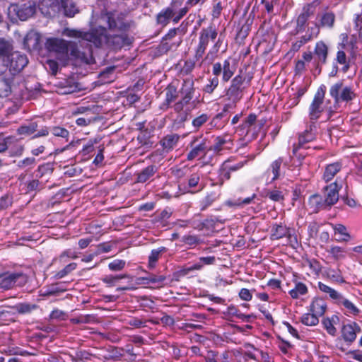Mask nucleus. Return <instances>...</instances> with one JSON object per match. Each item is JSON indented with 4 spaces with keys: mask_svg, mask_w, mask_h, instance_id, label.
<instances>
[{
    "mask_svg": "<svg viewBox=\"0 0 362 362\" xmlns=\"http://www.w3.org/2000/svg\"><path fill=\"white\" fill-rule=\"evenodd\" d=\"M318 288L322 292L328 294L329 298L334 300L335 303H337L339 300L341 299L342 295L340 293L322 282L318 283Z\"/></svg>",
    "mask_w": 362,
    "mask_h": 362,
    "instance_id": "obj_32",
    "label": "nucleus"
},
{
    "mask_svg": "<svg viewBox=\"0 0 362 362\" xmlns=\"http://www.w3.org/2000/svg\"><path fill=\"white\" fill-rule=\"evenodd\" d=\"M228 102L223 105L221 112L224 115H228L236 107L237 103L240 101L238 100H228Z\"/></svg>",
    "mask_w": 362,
    "mask_h": 362,
    "instance_id": "obj_57",
    "label": "nucleus"
},
{
    "mask_svg": "<svg viewBox=\"0 0 362 362\" xmlns=\"http://www.w3.org/2000/svg\"><path fill=\"white\" fill-rule=\"evenodd\" d=\"M315 129L316 124L313 122L310 125V129L305 130V132L303 134L299 136L298 145H293V154L294 156H296L298 158L300 163V160L304 158V156L302 155L301 153L298 155V151L299 148H303L304 144L313 141L315 139Z\"/></svg>",
    "mask_w": 362,
    "mask_h": 362,
    "instance_id": "obj_14",
    "label": "nucleus"
},
{
    "mask_svg": "<svg viewBox=\"0 0 362 362\" xmlns=\"http://www.w3.org/2000/svg\"><path fill=\"white\" fill-rule=\"evenodd\" d=\"M77 89L78 86L75 83L66 80L64 82H60V87L59 88L58 92L60 94L66 95L74 93Z\"/></svg>",
    "mask_w": 362,
    "mask_h": 362,
    "instance_id": "obj_33",
    "label": "nucleus"
},
{
    "mask_svg": "<svg viewBox=\"0 0 362 362\" xmlns=\"http://www.w3.org/2000/svg\"><path fill=\"white\" fill-rule=\"evenodd\" d=\"M309 41V38L305 37V35H302L298 40L292 43L291 50L293 52L298 51L303 45H304Z\"/></svg>",
    "mask_w": 362,
    "mask_h": 362,
    "instance_id": "obj_56",
    "label": "nucleus"
},
{
    "mask_svg": "<svg viewBox=\"0 0 362 362\" xmlns=\"http://www.w3.org/2000/svg\"><path fill=\"white\" fill-rule=\"evenodd\" d=\"M209 119V117L207 114L203 113L199 116L195 117L192 122V127L195 129V130L199 129L204 124H205Z\"/></svg>",
    "mask_w": 362,
    "mask_h": 362,
    "instance_id": "obj_48",
    "label": "nucleus"
},
{
    "mask_svg": "<svg viewBox=\"0 0 362 362\" xmlns=\"http://www.w3.org/2000/svg\"><path fill=\"white\" fill-rule=\"evenodd\" d=\"M175 11L172 7H168L159 12L156 16L157 23L162 25H167L170 21L174 17Z\"/></svg>",
    "mask_w": 362,
    "mask_h": 362,
    "instance_id": "obj_25",
    "label": "nucleus"
},
{
    "mask_svg": "<svg viewBox=\"0 0 362 362\" xmlns=\"http://www.w3.org/2000/svg\"><path fill=\"white\" fill-rule=\"evenodd\" d=\"M37 124L35 122H31L21 126L18 129L19 134L30 135L37 131Z\"/></svg>",
    "mask_w": 362,
    "mask_h": 362,
    "instance_id": "obj_41",
    "label": "nucleus"
},
{
    "mask_svg": "<svg viewBox=\"0 0 362 362\" xmlns=\"http://www.w3.org/2000/svg\"><path fill=\"white\" fill-rule=\"evenodd\" d=\"M288 229L282 224H275L272 227L271 236L272 239H279L286 236Z\"/></svg>",
    "mask_w": 362,
    "mask_h": 362,
    "instance_id": "obj_34",
    "label": "nucleus"
},
{
    "mask_svg": "<svg viewBox=\"0 0 362 362\" xmlns=\"http://www.w3.org/2000/svg\"><path fill=\"white\" fill-rule=\"evenodd\" d=\"M179 140V136L177 134H168L161 141L160 144L163 149L168 152L171 151L177 144Z\"/></svg>",
    "mask_w": 362,
    "mask_h": 362,
    "instance_id": "obj_29",
    "label": "nucleus"
},
{
    "mask_svg": "<svg viewBox=\"0 0 362 362\" xmlns=\"http://www.w3.org/2000/svg\"><path fill=\"white\" fill-rule=\"evenodd\" d=\"M309 204L314 206L315 211H317L319 209H322L327 206L325 203V199L322 198L320 195L318 194H314L312 195L309 199Z\"/></svg>",
    "mask_w": 362,
    "mask_h": 362,
    "instance_id": "obj_42",
    "label": "nucleus"
},
{
    "mask_svg": "<svg viewBox=\"0 0 362 362\" xmlns=\"http://www.w3.org/2000/svg\"><path fill=\"white\" fill-rule=\"evenodd\" d=\"M247 160H244L239 161L235 164H230L228 163H225L224 165H226V168L228 169L229 171L235 172V171H237V170H240V168H242L247 163Z\"/></svg>",
    "mask_w": 362,
    "mask_h": 362,
    "instance_id": "obj_60",
    "label": "nucleus"
},
{
    "mask_svg": "<svg viewBox=\"0 0 362 362\" xmlns=\"http://www.w3.org/2000/svg\"><path fill=\"white\" fill-rule=\"evenodd\" d=\"M235 72V67L230 64V59H226L223 64L216 62L213 64L212 74L214 76H218L222 74L221 81L226 83L232 78Z\"/></svg>",
    "mask_w": 362,
    "mask_h": 362,
    "instance_id": "obj_13",
    "label": "nucleus"
},
{
    "mask_svg": "<svg viewBox=\"0 0 362 362\" xmlns=\"http://www.w3.org/2000/svg\"><path fill=\"white\" fill-rule=\"evenodd\" d=\"M341 161H336L325 165L322 179L328 182L341 170Z\"/></svg>",
    "mask_w": 362,
    "mask_h": 362,
    "instance_id": "obj_21",
    "label": "nucleus"
},
{
    "mask_svg": "<svg viewBox=\"0 0 362 362\" xmlns=\"http://www.w3.org/2000/svg\"><path fill=\"white\" fill-rule=\"evenodd\" d=\"M335 18V14L332 11H325L321 15L319 25L322 28L332 29L334 25Z\"/></svg>",
    "mask_w": 362,
    "mask_h": 362,
    "instance_id": "obj_26",
    "label": "nucleus"
},
{
    "mask_svg": "<svg viewBox=\"0 0 362 362\" xmlns=\"http://www.w3.org/2000/svg\"><path fill=\"white\" fill-rule=\"evenodd\" d=\"M329 93L335 104L348 103L356 98L353 87L344 84L343 81H338L332 84L329 88Z\"/></svg>",
    "mask_w": 362,
    "mask_h": 362,
    "instance_id": "obj_5",
    "label": "nucleus"
},
{
    "mask_svg": "<svg viewBox=\"0 0 362 362\" xmlns=\"http://www.w3.org/2000/svg\"><path fill=\"white\" fill-rule=\"evenodd\" d=\"M74 41H66L63 39L51 37L48 38L45 47L48 51L54 52L66 59L69 56L78 59L86 64L94 62L93 51L86 44L80 43L78 38L72 37Z\"/></svg>",
    "mask_w": 362,
    "mask_h": 362,
    "instance_id": "obj_2",
    "label": "nucleus"
},
{
    "mask_svg": "<svg viewBox=\"0 0 362 362\" xmlns=\"http://www.w3.org/2000/svg\"><path fill=\"white\" fill-rule=\"evenodd\" d=\"M301 322L306 326H315L318 324L319 319L318 316L315 314L306 313L301 317Z\"/></svg>",
    "mask_w": 362,
    "mask_h": 362,
    "instance_id": "obj_43",
    "label": "nucleus"
},
{
    "mask_svg": "<svg viewBox=\"0 0 362 362\" xmlns=\"http://www.w3.org/2000/svg\"><path fill=\"white\" fill-rule=\"evenodd\" d=\"M36 11V5L33 1H27L21 4H11L8 8V16H16L21 21H26Z\"/></svg>",
    "mask_w": 362,
    "mask_h": 362,
    "instance_id": "obj_8",
    "label": "nucleus"
},
{
    "mask_svg": "<svg viewBox=\"0 0 362 362\" xmlns=\"http://www.w3.org/2000/svg\"><path fill=\"white\" fill-rule=\"evenodd\" d=\"M326 308V303L322 299L315 298L310 306V312L318 317L322 316L324 315Z\"/></svg>",
    "mask_w": 362,
    "mask_h": 362,
    "instance_id": "obj_27",
    "label": "nucleus"
},
{
    "mask_svg": "<svg viewBox=\"0 0 362 362\" xmlns=\"http://www.w3.org/2000/svg\"><path fill=\"white\" fill-rule=\"evenodd\" d=\"M355 28L358 32V35L362 38V11L360 14L356 15L355 20Z\"/></svg>",
    "mask_w": 362,
    "mask_h": 362,
    "instance_id": "obj_63",
    "label": "nucleus"
},
{
    "mask_svg": "<svg viewBox=\"0 0 362 362\" xmlns=\"http://www.w3.org/2000/svg\"><path fill=\"white\" fill-rule=\"evenodd\" d=\"M165 279L166 277L164 275H156L153 274H148L147 276L142 278V280L146 281V284H154L160 286L164 285Z\"/></svg>",
    "mask_w": 362,
    "mask_h": 362,
    "instance_id": "obj_40",
    "label": "nucleus"
},
{
    "mask_svg": "<svg viewBox=\"0 0 362 362\" xmlns=\"http://www.w3.org/2000/svg\"><path fill=\"white\" fill-rule=\"evenodd\" d=\"M12 45L8 41L0 38V57L3 58L4 66L9 69L12 74L20 72L28 64V59L25 54L13 52Z\"/></svg>",
    "mask_w": 362,
    "mask_h": 362,
    "instance_id": "obj_4",
    "label": "nucleus"
},
{
    "mask_svg": "<svg viewBox=\"0 0 362 362\" xmlns=\"http://www.w3.org/2000/svg\"><path fill=\"white\" fill-rule=\"evenodd\" d=\"M228 121V116L224 115L223 112H219L211 120L209 125L211 128L221 129L224 127Z\"/></svg>",
    "mask_w": 362,
    "mask_h": 362,
    "instance_id": "obj_30",
    "label": "nucleus"
},
{
    "mask_svg": "<svg viewBox=\"0 0 362 362\" xmlns=\"http://www.w3.org/2000/svg\"><path fill=\"white\" fill-rule=\"evenodd\" d=\"M39 9L45 16L53 18L61 11V3L59 0H40Z\"/></svg>",
    "mask_w": 362,
    "mask_h": 362,
    "instance_id": "obj_15",
    "label": "nucleus"
},
{
    "mask_svg": "<svg viewBox=\"0 0 362 362\" xmlns=\"http://www.w3.org/2000/svg\"><path fill=\"white\" fill-rule=\"evenodd\" d=\"M285 190L279 188H275L272 190H269L267 193V197L273 202H282L284 200L286 195Z\"/></svg>",
    "mask_w": 362,
    "mask_h": 362,
    "instance_id": "obj_36",
    "label": "nucleus"
},
{
    "mask_svg": "<svg viewBox=\"0 0 362 362\" xmlns=\"http://www.w3.org/2000/svg\"><path fill=\"white\" fill-rule=\"evenodd\" d=\"M314 13V7L312 4H308L303 8L302 12L298 16L296 30L297 33H301L305 30V26L308 19Z\"/></svg>",
    "mask_w": 362,
    "mask_h": 362,
    "instance_id": "obj_17",
    "label": "nucleus"
},
{
    "mask_svg": "<svg viewBox=\"0 0 362 362\" xmlns=\"http://www.w3.org/2000/svg\"><path fill=\"white\" fill-rule=\"evenodd\" d=\"M263 124L262 121H257V116L255 114H250L244 122L238 127V129L242 132V134H245L249 137L254 139Z\"/></svg>",
    "mask_w": 362,
    "mask_h": 362,
    "instance_id": "obj_12",
    "label": "nucleus"
},
{
    "mask_svg": "<svg viewBox=\"0 0 362 362\" xmlns=\"http://www.w3.org/2000/svg\"><path fill=\"white\" fill-rule=\"evenodd\" d=\"M341 187L338 185L337 180H336L335 182L324 187V199L327 206H330L337 203L339 199V190Z\"/></svg>",
    "mask_w": 362,
    "mask_h": 362,
    "instance_id": "obj_16",
    "label": "nucleus"
},
{
    "mask_svg": "<svg viewBox=\"0 0 362 362\" xmlns=\"http://www.w3.org/2000/svg\"><path fill=\"white\" fill-rule=\"evenodd\" d=\"M38 43V37L35 33H31L24 37V45L35 47Z\"/></svg>",
    "mask_w": 362,
    "mask_h": 362,
    "instance_id": "obj_49",
    "label": "nucleus"
},
{
    "mask_svg": "<svg viewBox=\"0 0 362 362\" xmlns=\"http://www.w3.org/2000/svg\"><path fill=\"white\" fill-rule=\"evenodd\" d=\"M76 268V263H70L68 265H66L63 269L59 271L56 274V277L57 279H62L66 276L68 274H69L71 272L74 271Z\"/></svg>",
    "mask_w": 362,
    "mask_h": 362,
    "instance_id": "obj_53",
    "label": "nucleus"
},
{
    "mask_svg": "<svg viewBox=\"0 0 362 362\" xmlns=\"http://www.w3.org/2000/svg\"><path fill=\"white\" fill-rule=\"evenodd\" d=\"M361 332V329L356 322L344 325L341 329L344 340L349 344L353 343L356 340L357 333Z\"/></svg>",
    "mask_w": 362,
    "mask_h": 362,
    "instance_id": "obj_18",
    "label": "nucleus"
},
{
    "mask_svg": "<svg viewBox=\"0 0 362 362\" xmlns=\"http://www.w3.org/2000/svg\"><path fill=\"white\" fill-rule=\"evenodd\" d=\"M337 303L344 305L349 314L357 315L359 313L358 308L350 300L341 296V299L339 300Z\"/></svg>",
    "mask_w": 362,
    "mask_h": 362,
    "instance_id": "obj_39",
    "label": "nucleus"
},
{
    "mask_svg": "<svg viewBox=\"0 0 362 362\" xmlns=\"http://www.w3.org/2000/svg\"><path fill=\"white\" fill-rule=\"evenodd\" d=\"M326 92V86L322 84L317 89L313 102L309 107V117L311 121L317 120L323 111L322 103Z\"/></svg>",
    "mask_w": 362,
    "mask_h": 362,
    "instance_id": "obj_10",
    "label": "nucleus"
},
{
    "mask_svg": "<svg viewBox=\"0 0 362 362\" xmlns=\"http://www.w3.org/2000/svg\"><path fill=\"white\" fill-rule=\"evenodd\" d=\"M208 83L203 87V91L205 93L211 94L218 87L219 83L218 78L214 76L208 80Z\"/></svg>",
    "mask_w": 362,
    "mask_h": 362,
    "instance_id": "obj_44",
    "label": "nucleus"
},
{
    "mask_svg": "<svg viewBox=\"0 0 362 362\" xmlns=\"http://www.w3.org/2000/svg\"><path fill=\"white\" fill-rule=\"evenodd\" d=\"M178 93L177 91V89L173 86H168L166 88V93H165V103H163L164 106H166V107H168L169 105L175 100V99L177 98Z\"/></svg>",
    "mask_w": 362,
    "mask_h": 362,
    "instance_id": "obj_38",
    "label": "nucleus"
},
{
    "mask_svg": "<svg viewBox=\"0 0 362 362\" xmlns=\"http://www.w3.org/2000/svg\"><path fill=\"white\" fill-rule=\"evenodd\" d=\"M218 260H221V258L219 257L215 256L214 255H209L207 256L200 257L199 258V261L188 267L187 270H200L205 265H213L216 264Z\"/></svg>",
    "mask_w": 362,
    "mask_h": 362,
    "instance_id": "obj_22",
    "label": "nucleus"
},
{
    "mask_svg": "<svg viewBox=\"0 0 362 362\" xmlns=\"http://www.w3.org/2000/svg\"><path fill=\"white\" fill-rule=\"evenodd\" d=\"M158 168L154 165H151L144 168L137 173L136 182L144 183L151 180L157 172Z\"/></svg>",
    "mask_w": 362,
    "mask_h": 362,
    "instance_id": "obj_24",
    "label": "nucleus"
},
{
    "mask_svg": "<svg viewBox=\"0 0 362 362\" xmlns=\"http://www.w3.org/2000/svg\"><path fill=\"white\" fill-rule=\"evenodd\" d=\"M146 321L142 320L141 319H139L137 317H133L127 322V324L130 326L134 327L136 328H139L141 327L146 326Z\"/></svg>",
    "mask_w": 362,
    "mask_h": 362,
    "instance_id": "obj_62",
    "label": "nucleus"
},
{
    "mask_svg": "<svg viewBox=\"0 0 362 362\" xmlns=\"http://www.w3.org/2000/svg\"><path fill=\"white\" fill-rule=\"evenodd\" d=\"M37 308L36 304L29 303H17L13 307V309L21 315H26L32 313L33 310Z\"/></svg>",
    "mask_w": 362,
    "mask_h": 362,
    "instance_id": "obj_31",
    "label": "nucleus"
},
{
    "mask_svg": "<svg viewBox=\"0 0 362 362\" xmlns=\"http://www.w3.org/2000/svg\"><path fill=\"white\" fill-rule=\"evenodd\" d=\"M218 33L216 30L212 26L202 28L200 31L199 42L194 49V58L197 60L202 59L201 62H199V66H202L204 64H211L217 57L218 52L223 42V40L221 39V37L218 38L214 45L206 53V56L203 57L209 41H214Z\"/></svg>",
    "mask_w": 362,
    "mask_h": 362,
    "instance_id": "obj_3",
    "label": "nucleus"
},
{
    "mask_svg": "<svg viewBox=\"0 0 362 362\" xmlns=\"http://www.w3.org/2000/svg\"><path fill=\"white\" fill-rule=\"evenodd\" d=\"M323 324L325 328L329 334L332 336H334L336 334L337 329L334 327L332 322L329 319L324 320Z\"/></svg>",
    "mask_w": 362,
    "mask_h": 362,
    "instance_id": "obj_64",
    "label": "nucleus"
},
{
    "mask_svg": "<svg viewBox=\"0 0 362 362\" xmlns=\"http://www.w3.org/2000/svg\"><path fill=\"white\" fill-rule=\"evenodd\" d=\"M230 141L231 139L229 135L218 136L215 139V144H214L213 147H211V150L218 153L221 151L226 145L230 144Z\"/></svg>",
    "mask_w": 362,
    "mask_h": 362,
    "instance_id": "obj_35",
    "label": "nucleus"
},
{
    "mask_svg": "<svg viewBox=\"0 0 362 362\" xmlns=\"http://www.w3.org/2000/svg\"><path fill=\"white\" fill-rule=\"evenodd\" d=\"M327 277L336 283H344V280L343 277L340 275L339 272L335 270L329 269L326 272Z\"/></svg>",
    "mask_w": 362,
    "mask_h": 362,
    "instance_id": "obj_50",
    "label": "nucleus"
},
{
    "mask_svg": "<svg viewBox=\"0 0 362 362\" xmlns=\"http://www.w3.org/2000/svg\"><path fill=\"white\" fill-rule=\"evenodd\" d=\"M191 151L187 153V159L192 160L194 158L206 154L208 150H211L207 139L202 136H194L190 142Z\"/></svg>",
    "mask_w": 362,
    "mask_h": 362,
    "instance_id": "obj_11",
    "label": "nucleus"
},
{
    "mask_svg": "<svg viewBox=\"0 0 362 362\" xmlns=\"http://www.w3.org/2000/svg\"><path fill=\"white\" fill-rule=\"evenodd\" d=\"M161 250H152L151 253L148 256V268L149 269H153L160 257Z\"/></svg>",
    "mask_w": 362,
    "mask_h": 362,
    "instance_id": "obj_45",
    "label": "nucleus"
},
{
    "mask_svg": "<svg viewBox=\"0 0 362 362\" xmlns=\"http://www.w3.org/2000/svg\"><path fill=\"white\" fill-rule=\"evenodd\" d=\"M49 318L51 320H65V318H66V313L61 310L54 309L50 313Z\"/></svg>",
    "mask_w": 362,
    "mask_h": 362,
    "instance_id": "obj_61",
    "label": "nucleus"
},
{
    "mask_svg": "<svg viewBox=\"0 0 362 362\" xmlns=\"http://www.w3.org/2000/svg\"><path fill=\"white\" fill-rule=\"evenodd\" d=\"M320 33V25L316 23H312L310 25L308 26V30L305 34V37L309 38L310 41L313 38L316 37Z\"/></svg>",
    "mask_w": 362,
    "mask_h": 362,
    "instance_id": "obj_47",
    "label": "nucleus"
},
{
    "mask_svg": "<svg viewBox=\"0 0 362 362\" xmlns=\"http://www.w3.org/2000/svg\"><path fill=\"white\" fill-rule=\"evenodd\" d=\"M328 54L327 46L322 41L316 43L314 55L318 63L325 64Z\"/></svg>",
    "mask_w": 362,
    "mask_h": 362,
    "instance_id": "obj_23",
    "label": "nucleus"
},
{
    "mask_svg": "<svg viewBox=\"0 0 362 362\" xmlns=\"http://www.w3.org/2000/svg\"><path fill=\"white\" fill-rule=\"evenodd\" d=\"M249 85L250 80L246 81V78L241 74L236 75L232 78L229 86L225 90L227 100H238L240 101L245 89Z\"/></svg>",
    "mask_w": 362,
    "mask_h": 362,
    "instance_id": "obj_6",
    "label": "nucleus"
},
{
    "mask_svg": "<svg viewBox=\"0 0 362 362\" xmlns=\"http://www.w3.org/2000/svg\"><path fill=\"white\" fill-rule=\"evenodd\" d=\"M66 289L57 285H51L45 291V296H56L59 293L65 291Z\"/></svg>",
    "mask_w": 362,
    "mask_h": 362,
    "instance_id": "obj_55",
    "label": "nucleus"
},
{
    "mask_svg": "<svg viewBox=\"0 0 362 362\" xmlns=\"http://www.w3.org/2000/svg\"><path fill=\"white\" fill-rule=\"evenodd\" d=\"M194 84V82L192 78H186L183 81L180 93L184 103H189L193 98L195 91Z\"/></svg>",
    "mask_w": 362,
    "mask_h": 362,
    "instance_id": "obj_20",
    "label": "nucleus"
},
{
    "mask_svg": "<svg viewBox=\"0 0 362 362\" xmlns=\"http://www.w3.org/2000/svg\"><path fill=\"white\" fill-rule=\"evenodd\" d=\"M308 293L307 286L301 283L298 282L295 284V287L289 291V294L292 298L296 299L300 296H303Z\"/></svg>",
    "mask_w": 362,
    "mask_h": 362,
    "instance_id": "obj_37",
    "label": "nucleus"
},
{
    "mask_svg": "<svg viewBox=\"0 0 362 362\" xmlns=\"http://www.w3.org/2000/svg\"><path fill=\"white\" fill-rule=\"evenodd\" d=\"M191 172V168L187 166L175 168L173 171L174 176L178 179H181L186 175H189Z\"/></svg>",
    "mask_w": 362,
    "mask_h": 362,
    "instance_id": "obj_52",
    "label": "nucleus"
},
{
    "mask_svg": "<svg viewBox=\"0 0 362 362\" xmlns=\"http://www.w3.org/2000/svg\"><path fill=\"white\" fill-rule=\"evenodd\" d=\"M335 235H339V238L343 240H346L349 235L346 233V228L343 225H337L334 227Z\"/></svg>",
    "mask_w": 362,
    "mask_h": 362,
    "instance_id": "obj_59",
    "label": "nucleus"
},
{
    "mask_svg": "<svg viewBox=\"0 0 362 362\" xmlns=\"http://www.w3.org/2000/svg\"><path fill=\"white\" fill-rule=\"evenodd\" d=\"M127 277V275H107L103 279V281L106 283L107 284H109L110 286H113L115 282L119 281V279H124Z\"/></svg>",
    "mask_w": 362,
    "mask_h": 362,
    "instance_id": "obj_58",
    "label": "nucleus"
},
{
    "mask_svg": "<svg viewBox=\"0 0 362 362\" xmlns=\"http://www.w3.org/2000/svg\"><path fill=\"white\" fill-rule=\"evenodd\" d=\"M202 173L197 172L189 173V178L187 182V185L185 183L180 184L179 188L180 190H183L184 192H189L192 188L198 187L197 191L202 190L204 187L202 183H200V178Z\"/></svg>",
    "mask_w": 362,
    "mask_h": 362,
    "instance_id": "obj_19",
    "label": "nucleus"
},
{
    "mask_svg": "<svg viewBox=\"0 0 362 362\" xmlns=\"http://www.w3.org/2000/svg\"><path fill=\"white\" fill-rule=\"evenodd\" d=\"M197 60L194 57L193 59H189L186 60L184 63V65L182 68V72L185 74H190L195 68L196 66V62L200 61Z\"/></svg>",
    "mask_w": 362,
    "mask_h": 362,
    "instance_id": "obj_46",
    "label": "nucleus"
},
{
    "mask_svg": "<svg viewBox=\"0 0 362 362\" xmlns=\"http://www.w3.org/2000/svg\"><path fill=\"white\" fill-rule=\"evenodd\" d=\"M28 281V276L23 272H6L0 274V288L10 289L14 286H23Z\"/></svg>",
    "mask_w": 362,
    "mask_h": 362,
    "instance_id": "obj_7",
    "label": "nucleus"
},
{
    "mask_svg": "<svg viewBox=\"0 0 362 362\" xmlns=\"http://www.w3.org/2000/svg\"><path fill=\"white\" fill-rule=\"evenodd\" d=\"M51 132L55 136H59L66 139L69 136V131L66 129L60 127H53L51 129Z\"/></svg>",
    "mask_w": 362,
    "mask_h": 362,
    "instance_id": "obj_51",
    "label": "nucleus"
},
{
    "mask_svg": "<svg viewBox=\"0 0 362 362\" xmlns=\"http://www.w3.org/2000/svg\"><path fill=\"white\" fill-rule=\"evenodd\" d=\"M101 21L107 24L109 30L112 33L107 34L105 28L100 25L91 28L88 32L66 28L63 34L67 37L78 38L81 45L86 44L91 49L93 45L95 47L105 45L112 49H119L131 45L132 38L126 33L129 26L122 19L115 18L112 13H106L102 15Z\"/></svg>",
    "mask_w": 362,
    "mask_h": 362,
    "instance_id": "obj_1",
    "label": "nucleus"
},
{
    "mask_svg": "<svg viewBox=\"0 0 362 362\" xmlns=\"http://www.w3.org/2000/svg\"><path fill=\"white\" fill-rule=\"evenodd\" d=\"M126 264V262L122 259H115L112 262H110L108 264V267L111 271H120L122 270Z\"/></svg>",
    "mask_w": 362,
    "mask_h": 362,
    "instance_id": "obj_54",
    "label": "nucleus"
},
{
    "mask_svg": "<svg viewBox=\"0 0 362 362\" xmlns=\"http://www.w3.org/2000/svg\"><path fill=\"white\" fill-rule=\"evenodd\" d=\"M282 165L285 167L288 165L287 160H284L283 157H279L272 162L263 175L267 185L271 184L284 176V173L281 169Z\"/></svg>",
    "mask_w": 362,
    "mask_h": 362,
    "instance_id": "obj_9",
    "label": "nucleus"
},
{
    "mask_svg": "<svg viewBox=\"0 0 362 362\" xmlns=\"http://www.w3.org/2000/svg\"><path fill=\"white\" fill-rule=\"evenodd\" d=\"M63 10L64 15L71 18L78 13V9L72 0H61V10Z\"/></svg>",
    "mask_w": 362,
    "mask_h": 362,
    "instance_id": "obj_28",
    "label": "nucleus"
}]
</instances>
